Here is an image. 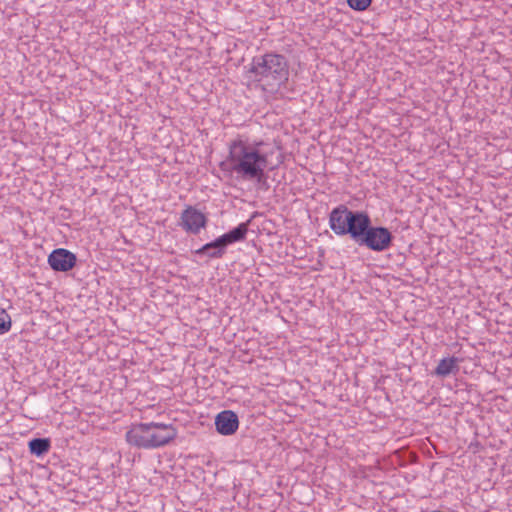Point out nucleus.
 Returning a JSON list of instances; mask_svg holds the SVG:
<instances>
[{
  "label": "nucleus",
  "mask_w": 512,
  "mask_h": 512,
  "mask_svg": "<svg viewBox=\"0 0 512 512\" xmlns=\"http://www.w3.org/2000/svg\"><path fill=\"white\" fill-rule=\"evenodd\" d=\"M330 229L337 236L349 235L359 246H365L375 252L388 250L393 243V235L383 226H373L365 211L350 210L340 204L329 214Z\"/></svg>",
  "instance_id": "1"
},
{
  "label": "nucleus",
  "mask_w": 512,
  "mask_h": 512,
  "mask_svg": "<svg viewBox=\"0 0 512 512\" xmlns=\"http://www.w3.org/2000/svg\"><path fill=\"white\" fill-rule=\"evenodd\" d=\"M263 144V141L250 142L242 137L230 141L229 154L220 163V168L236 173L243 180L262 183L266 180L265 170L269 164V153L261 149Z\"/></svg>",
  "instance_id": "2"
},
{
  "label": "nucleus",
  "mask_w": 512,
  "mask_h": 512,
  "mask_svg": "<svg viewBox=\"0 0 512 512\" xmlns=\"http://www.w3.org/2000/svg\"><path fill=\"white\" fill-rule=\"evenodd\" d=\"M248 73L267 92L277 91L289 77V67L285 56L267 53L252 59Z\"/></svg>",
  "instance_id": "3"
},
{
  "label": "nucleus",
  "mask_w": 512,
  "mask_h": 512,
  "mask_svg": "<svg viewBox=\"0 0 512 512\" xmlns=\"http://www.w3.org/2000/svg\"><path fill=\"white\" fill-rule=\"evenodd\" d=\"M177 436L171 424L159 422L136 423L126 432L128 444L140 449H155L167 445Z\"/></svg>",
  "instance_id": "4"
},
{
  "label": "nucleus",
  "mask_w": 512,
  "mask_h": 512,
  "mask_svg": "<svg viewBox=\"0 0 512 512\" xmlns=\"http://www.w3.org/2000/svg\"><path fill=\"white\" fill-rule=\"evenodd\" d=\"M208 223L207 216L196 207L188 205L181 212L178 225L188 234L198 235L200 231L206 228Z\"/></svg>",
  "instance_id": "5"
},
{
  "label": "nucleus",
  "mask_w": 512,
  "mask_h": 512,
  "mask_svg": "<svg viewBox=\"0 0 512 512\" xmlns=\"http://www.w3.org/2000/svg\"><path fill=\"white\" fill-rule=\"evenodd\" d=\"M76 263V255L64 248H57L48 256V264L56 272H68L75 267Z\"/></svg>",
  "instance_id": "6"
},
{
  "label": "nucleus",
  "mask_w": 512,
  "mask_h": 512,
  "mask_svg": "<svg viewBox=\"0 0 512 512\" xmlns=\"http://www.w3.org/2000/svg\"><path fill=\"white\" fill-rule=\"evenodd\" d=\"M216 431L224 436L233 435L239 427L237 414L232 410H223L215 417Z\"/></svg>",
  "instance_id": "7"
},
{
  "label": "nucleus",
  "mask_w": 512,
  "mask_h": 512,
  "mask_svg": "<svg viewBox=\"0 0 512 512\" xmlns=\"http://www.w3.org/2000/svg\"><path fill=\"white\" fill-rule=\"evenodd\" d=\"M227 247L222 243L221 239L217 237L211 242L204 244L193 253L200 257L207 259H220L226 254Z\"/></svg>",
  "instance_id": "8"
},
{
  "label": "nucleus",
  "mask_w": 512,
  "mask_h": 512,
  "mask_svg": "<svg viewBox=\"0 0 512 512\" xmlns=\"http://www.w3.org/2000/svg\"><path fill=\"white\" fill-rule=\"evenodd\" d=\"M459 363L460 359L454 356L443 358L433 371V375L444 378L450 374H456L459 371Z\"/></svg>",
  "instance_id": "9"
},
{
  "label": "nucleus",
  "mask_w": 512,
  "mask_h": 512,
  "mask_svg": "<svg viewBox=\"0 0 512 512\" xmlns=\"http://www.w3.org/2000/svg\"><path fill=\"white\" fill-rule=\"evenodd\" d=\"M249 222L240 223L237 227L219 236L222 243L227 247L230 244L245 240L248 232Z\"/></svg>",
  "instance_id": "10"
},
{
  "label": "nucleus",
  "mask_w": 512,
  "mask_h": 512,
  "mask_svg": "<svg viewBox=\"0 0 512 512\" xmlns=\"http://www.w3.org/2000/svg\"><path fill=\"white\" fill-rule=\"evenodd\" d=\"M28 447L31 454L41 457L50 450L51 441L49 438H34L29 441Z\"/></svg>",
  "instance_id": "11"
},
{
  "label": "nucleus",
  "mask_w": 512,
  "mask_h": 512,
  "mask_svg": "<svg viewBox=\"0 0 512 512\" xmlns=\"http://www.w3.org/2000/svg\"><path fill=\"white\" fill-rule=\"evenodd\" d=\"M12 321L10 315L4 308H0V334H5L11 329Z\"/></svg>",
  "instance_id": "12"
},
{
  "label": "nucleus",
  "mask_w": 512,
  "mask_h": 512,
  "mask_svg": "<svg viewBox=\"0 0 512 512\" xmlns=\"http://www.w3.org/2000/svg\"><path fill=\"white\" fill-rule=\"evenodd\" d=\"M371 2L372 0H347L348 6L355 11H365Z\"/></svg>",
  "instance_id": "13"
},
{
  "label": "nucleus",
  "mask_w": 512,
  "mask_h": 512,
  "mask_svg": "<svg viewBox=\"0 0 512 512\" xmlns=\"http://www.w3.org/2000/svg\"><path fill=\"white\" fill-rule=\"evenodd\" d=\"M511 7H512V3H511Z\"/></svg>",
  "instance_id": "14"
}]
</instances>
